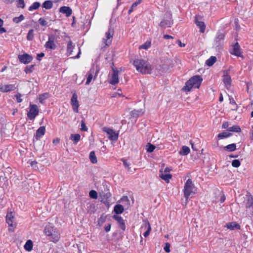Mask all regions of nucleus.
<instances>
[{
  "instance_id": "obj_1",
  "label": "nucleus",
  "mask_w": 253,
  "mask_h": 253,
  "mask_svg": "<svg viewBox=\"0 0 253 253\" xmlns=\"http://www.w3.org/2000/svg\"><path fill=\"white\" fill-rule=\"evenodd\" d=\"M133 65L136 70L142 74H150L151 73L152 69L150 65L145 60L136 59L133 61Z\"/></svg>"
},
{
  "instance_id": "obj_59",
  "label": "nucleus",
  "mask_w": 253,
  "mask_h": 253,
  "mask_svg": "<svg viewBox=\"0 0 253 253\" xmlns=\"http://www.w3.org/2000/svg\"><path fill=\"white\" fill-rule=\"evenodd\" d=\"M111 223H109L107 225L105 226V230L106 232H108L109 231H110V229H111Z\"/></svg>"
},
{
  "instance_id": "obj_40",
  "label": "nucleus",
  "mask_w": 253,
  "mask_h": 253,
  "mask_svg": "<svg viewBox=\"0 0 253 253\" xmlns=\"http://www.w3.org/2000/svg\"><path fill=\"white\" fill-rule=\"evenodd\" d=\"M122 161L123 162V165L125 166V167L127 169V170L129 172H133V171L129 167V166L130 165V164L129 162H128L127 160L123 158L122 159Z\"/></svg>"
},
{
  "instance_id": "obj_24",
  "label": "nucleus",
  "mask_w": 253,
  "mask_h": 253,
  "mask_svg": "<svg viewBox=\"0 0 253 253\" xmlns=\"http://www.w3.org/2000/svg\"><path fill=\"white\" fill-rule=\"evenodd\" d=\"M13 219L14 216L13 215L12 212H9L7 214L6 216V222L9 226L12 227H14V225L13 224Z\"/></svg>"
},
{
  "instance_id": "obj_22",
  "label": "nucleus",
  "mask_w": 253,
  "mask_h": 253,
  "mask_svg": "<svg viewBox=\"0 0 253 253\" xmlns=\"http://www.w3.org/2000/svg\"><path fill=\"white\" fill-rule=\"evenodd\" d=\"M45 132V128L44 126H40L36 131L35 138L38 140L42 136H43Z\"/></svg>"
},
{
  "instance_id": "obj_38",
  "label": "nucleus",
  "mask_w": 253,
  "mask_h": 253,
  "mask_svg": "<svg viewBox=\"0 0 253 253\" xmlns=\"http://www.w3.org/2000/svg\"><path fill=\"white\" fill-rule=\"evenodd\" d=\"M142 0H137L136 1L133 3L128 11V14H130L133 11L134 9L142 2Z\"/></svg>"
},
{
  "instance_id": "obj_49",
  "label": "nucleus",
  "mask_w": 253,
  "mask_h": 253,
  "mask_svg": "<svg viewBox=\"0 0 253 253\" xmlns=\"http://www.w3.org/2000/svg\"><path fill=\"white\" fill-rule=\"evenodd\" d=\"M89 197L92 199H96L98 197V194L96 191L92 190L89 193Z\"/></svg>"
},
{
  "instance_id": "obj_25",
  "label": "nucleus",
  "mask_w": 253,
  "mask_h": 253,
  "mask_svg": "<svg viewBox=\"0 0 253 253\" xmlns=\"http://www.w3.org/2000/svg\"><path fill=\"white\" fill-rule=\"evenodd\" d=\"M113 211L116 214V215L120 214L124 211V208L122 205L117 204L114 206Z\"/></svg>"
},
{
  "instance_id": "obj_37",
  "label": "nucleus",
  "mask_w": 253,
  "mask_h": 253,
  "mask_svg": "<svg viewBox=\"0 0 253 253\" xmlns=\"http://www.w3.org/2000/svg\"><path fill=\"white\" fill-rule=\"evenodd\" d=\"M228 131L235 132H240L241 131V129L239 126L235 125L229 127V128H228Z\"/></svg>"
},
{
  "instance_id": "obj_60",
  "label": "nucleus",
  "mask_w": 253,
  "mask_h": 253,
  "mask_svg": "<svg viewBox=\"0 0 253 253\" xmlns=\"http://www.w3.org/2000/svg\"><path fill=\"white\" fill-rule=\"evenodd\" d=\"M122 202H126L127 203H129V200L127 196H124L121 199Z\"/></svg>"
},
{
  "instance_id": "obj_4",
  "label": "nucleus",
  "mask_w": 253,
  "mask_h": 253,
  "mask_svg": "<svg viewBox=\"0 0 253 253\" xmlns=\"http://www.w3.org/2000/svg\"><path fill=\"white\" fill-rule=\"evenodd\" d=\"M195 186L190 179H188L185 183L184 187V197L187 200L191 194H195L193 191Z\"/></svg>"
},
{
  "instance_id": "obj_27",
  "label": "nucleus",
  "mask_w": 253,
  "mask_h": 253,
  "mask_svg": "<svg viewBox=\"0 0 253 253\" xmlns=\"http://www.w3.org/2000/svg\"><path fill=\"white\" fill-rule=\"evenodd\" d=\"M160 177L167 182L169 181V179L172 177V175L169 173H165L162 171H160Z\"/></svg>"
},
{
  "instance_id": "obj_43",
  "label": "nucleus",
  "mask_w": 253,
  "mask_h": 253,
  "mask_svg": "<svg viewBox=\"0 0 253 253\" xmlns=\"http://www.w3.org/2000/svg\"><path fill=\"white\" fill-rule=\"evenodd\" d=\"M231 135H232V133H231L223 132L219 133L217 135V137L219 139H223V138L229 137Z\"/></svg>"
},
{
  "instance_id": "obj_46",
  "label": "nucleus",
  "mask_w": 253,
  "mask_h": 253,
  "mask_svg": "<svg viewBox=\"0 0 253 253\" xmlns=\"http://www.w3.org/2000/svg\"><path fill=\"white\" fill-rule=\"evenodd\" d=\"M46 19H47V18L41 17L38 20V22L42 26H47L48 25V22Z\"/></svg>"
},
{
  "instance_id": "obj_31",
  "label": "nucleus",
  "mask_w": 253,
  "mask_h": 253,
  "mask_svg": "<svg viewBox=\"0 0 253 253\" xmlns=\"http://www.w3.org/2000/svg\"><path fill=\"white\" fill-rule=\"evenodd\" d=\"M190 149L187 146H182L179 153L182 156L187 155L190 153Z\"/></svg>"
},
{
  "instance_id": "obj_10",
  "label": "nucleus",
  "mask_w": 253,
  "mask_h": 253,
  "mask_svg": "<svg viewBox=\"0 0 253 253\" xmlns=\"http://www.w3.org/2000/svg\"><path fill=\"white\" fill-rule=\"evenodd\" d=\"M114 33V29L111 27L109 28L108 31L106 32V39H103V40L106 41L105 44L106 45L108 46L111 43Z\"/></svg>"
},
{
  "instance_id": "obj_21",
  "label": "nucleus",
  "mask_w": 253,
  "mask_h": 253,
  "mask_svg": "<svg viewBox=\"0 0 253 253\" xmlns=\"http://www.w3.org/2000/svg\"><path fill=\"white\" fill-rule=\"evenodd\" d=\"M57 231V229L50 224H49L45 226L44 229V233L46 236H47L48 235L51 234L53 231Z\"/></svg>"
},
{
  "instance_id": "obj_62",
  "label": "nucleus",
  "mask_w": 253,
  "mask_h": 253,
  "mask_svg": "<svg viewBox=\"0 0 253 253\" xmlns=\"http://www.w3.org/2000/svg\"><path fill=\"white\" fill-rule=\"evenodd\" d=\"M44 56V53L43 52H41L39 54H38L37 59V60L40 61L41 59L40 58L43 57Z\"/></svg>"
},
{
  "instance_id": "obj_18",
  "label": "nucleus",
  "mask_w": 253,
  "mask_h": 253,
  "mask_svg": "<svg viewBox=\"0 0 253 253\" xmlns=\"http://www.w3.org/2000/svg\"><path fill=\"white\" fill-rule=\"evenodd\" d=\"M47 236L50 237L49 240L54 243L58 242L60 239V234L58 231H53L51 234L48 235Z\"/></svg>"
},
{
  "instance_id": "obj_8",
  "label": "nucleus",
  "mask_w": 253,
  "mask_h": 253,
  "mask_svg": "<svg viewBox=\"0 0 253 253\" xmlns=\"http://www.w3.org/2000/svg\"><path fill=\"white\" fill-rule=\"evenodd\" d=\"M223 82L227 89H229L231 84V79L229 75V70H225L224 71V74L222 76Z\"/></svg>"
},
{
  "instance_id": "obj_34",
  "label": "nucleus",
  "mask_w": 253,
  "mask_h": 253,
  "mask_svg": "<svg viewBox=\"0 0 253 253\" xmlns=\"http://www.w3.org/2000/svg\"><path fill=\"white\" fill-rule=\"evenodd\" d=\"M216 61V57L215 56H211L206 61V64L208 66H212Z\"/></svg>"
},
{
  "instance_id": "obj_48",
  "label": "nucleus",
  "mask_w": 253,
  "mask_h": 253,
  "mask_svg": "<svg viewBox=\"0 0 253 253\" xmlns=\"http://www.w3.org/2000/svg\"><path fill=\"white\" fill-rule=\"evenodd\" d=\"M151 46V42L147 41L139 46V49H147Z\"/></svg>"
},
{
  "instance_id": "obj_11",
  "label": "nucleus",
  "mask_w": 253,
  "mask_h": 253,
  "mask_svg": "<svg viewBox=\"0 0 253 253\" xmlns=\"http://www.w3.org/2000/svg\"><path fill=\"white\" fill-rule=\"evenodd\" d=\"M18 59L21 63L26 64L32 61L33 57L27 53H24L22 55H19Z\"/></svg>"
},
{
  "instance_id": "obj_39",
  "label": "nucleus",
  "mask_w": 253,
  "mask_h": 253,
  "mask_svg": "<svg viewBox=\"0 0 253 253\" xmlns=\"http://www.w3.org/2000/svg\"><path fill=\"white\" fill-rule=\"evenodd\" d=\"M41 6V3L39 2H34L28 8L29 11L38 9Z\"/></svg>"
},
{
  "instance_id": "obj_33",
  "label": "nucleus",
  "mask_w": 253,
  "mask_h": 253,
  "mask_svg": "<svg viewBox=\"0 0 253 253\" xmlns=\"http://www.w3.org/2000/svg\"><path fill=\"white\" fill-rule=\"evenodd\" d=\"M33 246L32 241L31 240H29L26 242L24 245V249L26 251L30 252L32 250Z\"/></svg>"
},
{
  "instance_id": "obj_12",
  "label": "nucleus",
  "mask_w": 253,
  "mask_h": 253,
  "mask_svg": "<svg viewBox=\"0 0 253 253\" xmlns=\"http://www.w3.org/2000/svg\"><path fill=\"white\" fill-rule=\"evenodd\" d=\"M45 47L46 48H49L50 49L54 50L56 47V44L54 43V37L52 35L48 36V41L46 42Z\"/></svg>"
},
{
  "instance_id": "obj_2",
  "label": "nucleus",
  "mask_w": 253,
  "mask_h": 253,
  "mask_svg": "<svg viewBox=\"0 0 253 253\" xmlns=\"http://www.w3.org/2000/svg\"><path fill=\"white\" fill-rule=\"evenodd\" d=\"M203 81V79L199 75H196L190 78L185 83V85L183 87L182 90L189 91L192 87L199 88Z\"/></svg>"
},
{
  "instance_id": "obj_16",
  "label": "nucleus",
  "mask_w": 253,
  "mask_h": 253,
  "mask_svg": "<svg viewBox=\"0 0 253 253\" xmlns=\"http://www.w3.org/2000/svg\"><path fill=\"white\" fill-rule=\"evenodd\" d=\"M232 54L238 57H241L243 58V56L241 51V48L238 43L236 42L233 46V51L230 52Z\"/></svg>"
},
{
  "instance_id": "obj_47",
  "label": "nucleus",
  "mask_w": 253,
  "mask_h": 253,
  "mask_svg": "<svg viewBox=\"0 0 253 253\" xmlns=\"http://www.w3.org/2000/svg\"><path fill=\"white\" fill-rule=\"evenodd\" d=\"M24 16L23 14H21L19 17H15L12 19L13 22L15 23H19L21 21L24 19Z\"/></svg>"
},
{
  "instance_id": "obj_63",
  "label": "nucleus",
  "mask_w": 253,
  "mask_h": 253,
  "mask_svg": "<svg viewBox=\"0 0 253 253\" xmlns=\"http://www.w3.org/2000/svg\"><path fill=\"white\" fill-rule=\"evenodd\" d=\"M229 102L230 104L232 105H236V103L233 98L232 97H229Z\"/></svg>"
},
{
  "instance_id": "obj_26",
  "label": "nucleus",
  "mask_w": 253,
  "mask_h": 253,
  "mask_svg": "<svg viewBox=\"0 0 253 253\" xmlns=\"http://www.w3.org/2000/svg\"><path fill=\"white\" fill-rule=\"evenodd\" d=\"M226 227L230 230L240 229V226L236 222H230L226 224Z\"/></svg>"
},
{
  "instance_id": "obj_28",
  "label": "nucleus",
  "mask_w": 253,
  "mask_h": 253,
  "mask_svg": "<svg viewBox=\"0 0 253 253\" xmlns=\"http://www.w3.org/2000/svg\"><path fill=\"white\" fill-rule=\"evenodd\" d=\"M143 112H142V109L140 110H135L131 111L130 113V116L131 118H137L140 115L142 114Z\"/></svg>"
},
{
  "instance_id": "obj_35",
  "label": "nucleus",
  "mask_w": 253,
  "mask_h": 253,
  "mask_svg": "<svg viewBox=\"0 0 253 253\" xmlns=\"http://www.w3.org/2000/svg\"><path fill=\"white\" fill-rule=\"evenodd\" d=\"M42 6L46 9H51L53 6L52 2L50 0H46L42 3Z\"/></svg>"
},
{
  "instance_id": "obj_61",
  "label": "nucleus",
  "mask_w": 253,
  "mask_h": 253,
  "mask_svg": "<svg viewBox=\"0 0 253 253\" xmlns=\"http://www.w3.org/2000/svg\"><path fill=\"white\" fill-rule=\"evenodd\" d=\"M176 43H177L180 47H184L185 46V44L182 43L179 40L176 41Z\"/></svg>"
},
{
  "instance_id": "obj_64",
  "label": "nucleus",
  "mask_w": 253,
  "mask_h": 253,
  "mask_svg": "<svg viewBox=\"0 0 253 253\" xmlns=\"http://www.w3.org/2000/svg\"><path fill=\"white\" fill-rule=\"evenodd\" d=\"M225 199H226V198H225V196L224 194H223V195L221 196L220 199V203H223V202L225 201Z\"/></svg>"
},
{
  "instance_id": "obj_45",
  "label": "nucleus",
  "mask_w": 253,
  "mask_h": 253,
  "mask_svg": "<svg viewBox=\"0 0 253 253\" xmlns=\"http://www.w3.org/2000/svg\"><path fill=\"white\" fill-rule=\"evenodd\" d=\"M48 97V94L47 93H44L40 95L39 100V102L43 104L44 100Z\"/></svg>"
},
{
  "instance_id": "obj_3",
  "label": "nucleus",
  "mask_w": 253,
  "mask_h": 253,
  "mask_svg": "<svg viewBox=\"0 0 253 253\" xmlns=\"http://www.w3.org/2000/svg\"><path fill=\"white\" fill-rule=\"evenodd\" d=\"M101 192H100V196L101 198V202L105 204H109L110 202L111 194L109 192V188L107 185L103 184L100 188Z\"/></svg>"
},
{
  "instance_id": "obj_20",
  "label": "nucleus",
  "mask_w": 253,
  "mask_h": 253,
  "mask_svg": "<svg viewBox=\"0 0 253 253\" xmlns=\"http://www.w3.org/2000/svg\"><path fill=\"white\" fill-rule=\"evenodd\" d=\"M59 11L61 13L65 14L67 17H69L72 13V9L68 6H63L59 8Z\"/></svg>"
},
{
  "instance_id": "obj_54",
  "label": "nucleus",
  "mask_w": 253,
  "mask_h": 253,
  "mask_svg": "<svg viewBox=\"0 0 253 253\" xmlns=\"http://www.w3.org/2000/svg\"><path fill=\"white\" fill-rule=\"evenodd\" d=\"M81 130L82 131H87L88 128L85 126V122L84 120H82L81 121Z\"/></svg>"
},
{
  "instance_id": "obj_17",
  "label": "nucleus",
  "mask_w": 253,
  "mask_h": 253,
  "mask_svg": "<svg viewBox=\"0 0 253 253\" xmlns=\"http://www.w3.org/2000/svg\"><path fill=\"white\" fill-rule=\"evenodd\" d=\"M195 23L197 27L200 28V32L202 33H204L206 29V25L203 21H200L198 20V16H195Z\"/></svg>"
},
{
  "instance_id": "obj_23",
  "label": "nucleus",
  "mask_w": 253,
  "mask_h": 253,
  "mask_svg": "<svg viewBox=\"0 0 253 253\" xmlns=\"http://www.w3.org/2000/svg\"><path fill=\"white\" fill-rule=\"evenodd\" d=\"M245 207L247 209L250 208L251 207H253V197L252 196L247 195Z\"/></svg>"
},
{
  "instance_id": "obj_14",
  "label": "nucleus",
  "mask_w": 253,
  "mask_h": 253,
  "mask_svg": "<svg viewBox=\"0 0 253 253\" xmlns=\"http://www.w3.org/2000/svg\"><path fill=\"white\" fill-rule=\"evenodd\" d=\"M113 69V74L112 75L111 79L109 81V83L112 85H115L116 84L119 83V78H118V71L117 69L115 68H112Z\"/></svg>"
},
{
  "instance_id": "obj_29",
  "label": "nucleus",
  "mask_w": 253,
  "mask_h": 253,
  "mask_svg": "<svg viewBox=\"0 0 253 253\" xmlns=\"http://www.w3.org/2000/svg\"><path fill=\"white\" fill-rule=\"evenodd\" d=\"M70 138L73 141L74 144H77L80 140L81 136L79 134H71Z\"/></svg>"
},
{
  "instance_id": "obj_56",
  "label": "nucleus",
  "mask_w": 253,
  "mask_h": 253,
  "mask_svg": "<svg viewBox=\"0 0 253 253\" xmlns=\"http://www.w3.org/2000/svg\"><path fill=\"white\" fill-rule=\"evenodd\" d=\"M170 244L169 243H166L165 244V247H164V250L166 253L170 252Z\"/></svg>"
},
{
  "instance_id": "obj_42",
  "label": "nucleus",
  "mask_w": 253,
  "mask_h": 253,
  "mask_svg": "<svg viewBox=\"0 0 253 253\" xmlns=\"http://www.w3.org/2000/svg\"><path fill=\"white\" fill-rule=\"evenodd\" d=\"M34 37V32L33 29L30 30L26 36V39L29 41H31Z\"/></svg>"
},
{
  "instance_id": "obj_44",
  "label": "nucleus",
  "mask_w": 253,
  "mask_h": 253,
  "mask_svg": "<svg viewBox=\"0 0 253 253\" xmlns=\"http://www.w3.org/2000/svg\"><path fill=\"white\" fill-rule=\"evenodd\" d=\"M156 147L153 144L148 143L146 146V149L148 152L151 153L153 152Z\"/></svg>"
},
{
  "instance_id": "obj_13",
  "label": "nucleus",
  "mask_w": 253,
  "mask_h": 253,
  "mask_svg": "<svg viewBox=\"0 0 253 253\" xmlns=\"http://www.w3.org/2000/svg\"><path fill=\"white\" fill-rule=\"evenodd\" d=\"M78 96L76 93H74L71 99V103L73 107L74 111L76 113H78L79 108V102L78 101Z\"/></svg>"
},
{
  "instance_id": "obj_52",
  "label": "nucleus",
  "mask_w": 253,
  "mask_h": 253,
  "mask_svg": "<svg viewBox=\"0 0 253 253\" xmlns=\"http://www.w3.org/2000/svg\"><path fill=\"white\" fill-rule=\"evenodd\" d=\"M240 165L241 163L239 160L235 159L232 162V166L234 168H238Z\"/></svg>"
},
{
  "instance_id": "obj_7",
  "label": "nucleus",
  "mask_w": 253,
  "mask_h": 253,
  "mask_svg": "<svg viewBox=\"0 0 253 253\" xmlns=\"http://www.w3.org/2000/svg\"><path fill=\"white\" fill-rule=\"evenodd\" d=\"M224 36L225 35L224 33L220 32H217L214 43V46L217 49H219L221 47L223 42Z\"/></svg>"
},
{
  "instance_id": "obj_9",
  "label": "nucleus",
  "mask_w": 253,
  "mask_h": 253,
  "mask_svg": "<svg viewBox=\"0 0 253 253\" xmlns=\"http://www.w3.org/2000/svg\"><path fill=\"white\" fill-rule=\"evenodd\" d=\"M173 24V20L171 15H169L167 19H163L160 23L159 26L162 28L170 27Z\"/></svg>"
},
{
  "instance_id": "obj_50",
  "label": "nucleus",
  "mask_w": 253,
  "mask_h": 253,
  "mask_svg": "<svg viewBox=\"0 0 253 253\" xmlns=\"http://www.w3.org/2000/svg\"><path fill=\"white\" fill-rule=\"evenodd\" d=\"M107 216L104 214L101 215L100 217L98 219V223L99 225H102L106 220Z\"/></svg>"
},
{
  "instance_id": "obj_41",
  "label": "nucleus",
  "mask_w": 253,
  "mask_h": 253,
  "mask_svg": "<svg viewBox=\"0 0 253 253\" xmlns=\"http://www.w3.org/2000/svg\"><path fill=\"white\" fill-rule=\"evenodd\" d=\"M94 69L91 68L90 70V73L88 74V77L87 78L85 84L88 85L90 83L91 80L93 79V76H92V73H94Z\"/></svg>"
},
{
  "instance_id": "obj_15",
  "label": "nucleus",
  "mask_w": 253,
  "mask_h": 253,
  "mask_svg": "<svg viewBox=\"0 0 253 253\" xmlns=\"http://www.w3.org/2000/svg\"><path fill=\"white\" fill-rule=\"evenodd\" d=\"M113 218L117 221L120 228L123 231H125L126 230V225L122 217L118 215H114Z\"/></svg>"
},
{
  "instance_id": "obj_32",
  "label": "nucleus",
  "mask_w": 253,
  "mask_h": 253,
  "mask_svg": "<svg viewBox=\"0 0 253 253\" xmlns=\"http://www.w3.org/2000/svg\"><path fill=\"white\" fill-rule=\"evenodd\" d=\"M75 48V46L73 45V43L71 40L68 42L67 43V53L69 55L72 54L73 49Z\"/></svg>"
},
{
  "instance_id": "obj_57",
  "label": "nucleus",
  "mask_w": 253,
  "mask_h": 253,
  "mask_svg": "<svg viewBox=\"0 0 253 253\" xmlns=\"http://www.w3.org/2000/svg\"><path fill=\"white\" fill-rule=\"evenodd\" d=\"M229 127V123L228 122H224L222 125V128L226 129L228 130Z\"/></svg>"
},
{
  "instance_id": "obj_53",
  "label": "nucleus",
  "mask_w": 253,
  "mask_h": 253,
  "mask_svg": "<svg viewBox=\"0 0 253 253\" xmlns=\"http://www.w3.org/2000/svg\"><path fill=\"white\" fill-rule=\"evenodd\" d=\"M34 66V65H31L30 66H26L25 68L24 71L26 74L32 73L33 72L32 69Z\"/></svg>"
},
{
  "instance_id": "obj_51",
  "label": "nucleus",
  "mask_w": 253,
  "mask_h": 253,
  "mask_svg": "<svg viewBox=\"0 0 253 253\" xmlns=\"http://www.w3.org/2000/svg\"><path fill=\"white\" fill-rule=\"evenodd\" d=\"M16 2H17V7H21L22 8H24L25 7V5L24 0H17Z\"/></svg>"
},
{
  "instance_id": "obj_5",
  "label": "nucleus",
  "mask_w": 253,
  "mask_h": 253,
  "mask_svg": "<svg viewBox=\"0 0 253 253\" xmlns=\"http://www.w3.org/2000/svg\"><path fill=\"white\" fill-rule=\"evenodd\" d=\"M102 130L107 133L108 138L110 140L116 141L118 139L119 133L116 132L113 129L108 127H104Z\"/></svg>"
},
{
  "instance_id": "obj_58",
  "label": "nucleus",
  "mask_w": 253,
  "mask_h": 253,
  "mask_svg": "<svg viewBox=\"0 0 253 253\" xmlns=\"http://www.w3.org/2000/svg\"><path fill=\"white\" fill-rule=\"evenodd\" d=\"M16 98L17 99V101L19 103L21 102L22 101V99H21V94L20 93H18L16 95Z\"/></svg>"
},
{
  "instance_id": "obj_36",
  "label": "nucleus",
  "mask_w": 253,
  "mask_h": 253,
  "mask_svg": "<svg viewBox=\"0 0 253 253\" xmlns=\"http://www.w3.org/2000/svg\"><path fill=\"white\" fill-rule=\"evenodd\" d=\"M89 159L92 164H96L97 162V159L95 156V152L91 151L89 153Z\"/></svg>"
},
{
  "instance_id": "obj_30",
  "label": "nucleus",
  "mask_w": 253,
  "mask_h": 253,
  "mask_svg": "<svg viewBox=\"0 0 253 253\" xmlns=\"http://www.w3.org/2000/svg\"><path fill=\"white\" fill-rule=\"evenodd\" d=\"M224 150L228 152H233L236 150V145L235 143L229 144L224 147Z\"/></svg>"
},
{
  "instance_id": "obj_6",
  "label": "nucleus",
  "mask_w": 253,
  "mask_h": 253,
  "mask_svg": "<svg viewBox=\"0 0 253 253\" xmlns=\"http://www.w3.org/2000/svg\"><path fill=\"white\" fill-rule=\"evenodd\" d=\"M30 110L27 113V116L30 120L34 119L39 114V109L37 105L30 104Z\"/></svg>"
},
{
  "instance_id": "obj_55",
  "label": "nucleus",
  "mask_w": 253,
  "mask_h": 253,
  "mask_svg": "<svg viewBox=\"0 0 253 253\" xmlns=\"http://www.w3.org/2000/svg\"><path fill=\"white\" fill-rule=\"evenodd\" d=\"M151 226L149 223H148V228L146 232H144L143 234V235L145 237H147L149 236L150 234V231H151Z\"/></svg>"
},
{
  "instance_id": "obj_19",
  "label": "nucleus",
  "mask_w": 253,
  "mask_h": 253,
  "mask_svg": "<svg viewBox=\"0 0 253 253\" xmlns=\"http://www.w3.org/2000/svg\"><path fill=\"white\" fill-rule=\"evenodd\" d=\"M16 87L15 84H6L4 85L0 88V90L2 92H7L15 90Z\"/></svg>"
}]
</instances>
